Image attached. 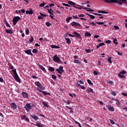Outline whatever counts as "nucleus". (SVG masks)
<instances>
[{
  "label": "nucleus",
  "instance_id": "f257e3e1",
  "mask_svg": "<svg viewBox=\"0 0 127 127\" xmlns=\"http://www.w3.org/2000/svg\"><path fill=\"white\" fill-rule=\"evenodd\" d=\"M105 2L107 3H116L117 2H119V1H122L123 3H126L127 2V0H104Z\"/></svg>",
  "mask_w": 127,
  "mask_h": 127
},
{
  "label": "nucleus",
  "instance_id": "f03ea898",
  "mask_svg": "<svg viewBox=\"0 0 127 127\" xmlns=\"http://www.w3.org/2000/svg\"><path fill=\"white\" fill-rule=\"evenodd\" d=\"M35 85L38 86L37 90L39 92H40L42 90H44V88H43V85H42L39 81H36L35 82Z\"/></svg>",
  "mask_w": 127,
  "mask_h": 127
},
{
  "label": "nucleus",
  "instance_id": "7ed1b4c3",
  "mask_svg": "<svg viewBox=\"0 0 127 127\" xmlns=\"http://www.w3.org/2000/svg\"><path fill=\"white\" fill-rule=\"evenodd\" d=\"M21 18L19 16H15L14 17L13 19H12V22L13 25H16V23H17V21L19 20H20Z\"/></svg>",
  "mask_w": 127,
  "mask_h": 127
},
{
  "label": "nucleus",
  "instance_id": "20e7f679",
  "mask_svg": "<svg viewBox=\"0 0 127 127\" xmlns=\"http://www.w3.org/2000/svg\"><path fill=\"white\" fill-rule=\"evenodd\" d=\"M53 60H54L55 62H57V63H60V61H61V60H60L59 57L57 56V55H56L54 56Z\"/></svg>",
  "mask_w": 127,
  "mask_h": 127
},
{
  "label": "nucleus",
  "instance_id": "39448f33",
  "mask_svg": "<svg viewBox=\"0 0 127 127\" xmlns=\"http://www.w3.org/2000/svg\"><path fill=\"white\" fill-rule=\"evenodd\" d=\"M77 6H79V7H77ZM73 7H75V8H78V9H82V8L83 9H88V8H87L86 7H85L84 6H82L79 4H76V6L75 5H73Z\"/></svg>",
  "mask_w": 127,
  "mask_h": 127
},
{
  "label": "nucleus",
  "instance_id": "423d86ee",
  "mask_svg": "<svg viewBox=\"0 0 127 127\" xmlns=\"http://www.w3.org/2000/svg\"><path fill=\"white\" fill-rule=\"evenodd\" d=\"M13 78L15 80V81H16V82H18V83H20L21 82L20 78H19L17 74H15L14 76H13Z\"/></svg>",
  "mask_w": 127,
  "mask_h": 127
},
{
  "label": "nucleus",
  "instance_id": "0eeeda50",
  "mask_svg": "<svg viewBox=\"0 0 127 127\" xmlns=\"http://www.w3.org/2000/svg\"><path fill=\"white\" fill-rule=\"evenodd\" d=\"M10 105L13 110H16L17 109V105H16L15 103L12 102L10 104Z\"/></svg>",
  "mask_w": 127,
  "mask_h": 127
},
{
  "label": "nucleus",
  "instance_id": "6e6552de",
  "mask_svg": "<svg viewBox=\"0 0 127 127\" xmlns=\"http://www.w3.org/2000/svg\"><path fill=\"white\" fill-rule=\"evenodd\" d=\"M70 25H71V26H74V27H76L77 26H81V24L74 21H73L72 22H71L70 23Z\"/></svg>",
  "mask_w": 127,
  "mask_h": 127
},
{
  "label": "nucleus",
  "instance_id": "1a4fd4ad",
  "mask_svg": "<svg viewBox=\"0 0 127 127\" xmlns=\"http://www.w3.org/2000/svg\"><path fill=\"white\" fill-rule=\"evenodd\" d=\"M72 34L74 36V37H76V38H80V37H81V35L76 32H73Z\"/></svg>",
  "mask_w": 127,
  "mask_h": 127
},
{
  "label": "nucleus",
  "instance_id": "9d476101",
  "mask_svg": "<svg viewBox=\"0 0 127 127\" xmlns=\"http://www.w3.org/2000/svg\"><path fill=\"white\" fill-rule=\"evenodd\" d=\"M22 97L23 98H24L25 99H28V94H27V93H26V92H22Z\"/></svg>",
  "mask_w": 127,
  "mask_h": 127
},
{
  "label": "nucleus",
  "instance_id": "9b49d317",
  "mask_svg": "<svg viewBox=\"0 0 127 127\" xmlns=\"http://www.w3.org/2000/svg\"><path fill=\"white\" fill-rule=\"evenodd\" d=\"M25 53H26L28 55H31L32 56L33 55V54L31 53V50L30 49L25 51Z\"/></svg>",
  "mask_w": 127,
  "mask_h": 127
},
{
  "label": "nucleus",
  "instance_id": "f8f14e48",
  "mask_svg": "<svg viewBox=\"0 0 127 127\" xmlns=\"http://www.w3.org/2000/svg\"><path fill=\"white\" fill-rule=\"evenodd\" d=\"M6 33H8L9 34H12L13 33V32L12 31V29H9V30H5Z\"/></svg>",
  "mask_w": 127,
  "mask_h": 127
},
{
  "label": "nucleus",
  "instance_id": "ddd939ff",
  "mask_svg": "<svg viewBox=\"0 0 127 127\" xmlns=\"http://www.w3.org/2000/svg\"><path fill=\"white\" fill-rule=\"evenodd\" d=\"M51 47L53 49H60V47H59V46H56L55 45H51Z\"/></svg>",
  "mask_w": 127,
  "mask_h": 127
},
{
  "label": "nucleus",
  "instance_id": "4468645a",
  "mask_svg": "<svg viewBox=\"0 0 127 127\" xmlns=\"http://www.w3.org/2000/svg\"><path fill=\"white\" fill-rule=\"evenodd\" d=\"M39 67L41 68V69L45 73H47V71H46V69L43 66L41 65V64H39Z\"/></svg>",
  "mask_w": 127,
  "mask_h": 127
},
{
  "label": "nucleus",
  "instance_id": "2eb2a0df",
  "mask_svg": "<svg viewBox=\"0 0 127 127\" xmlns=\"http://www.w3.org/2000/svg\"><path fill=\"white\" fill-rule=\"evenodd\" d=\"M31 118H32V119H34V121H37L38 119H39L38 116H35V115H31Z\"/></svg>",
  "mask_w": 127,
  "mask_h": 127
},
{
  "label": "nucleus",
  "instance_id": "dca6fc26",
  "mask_svg": "<svg viewBox=\"0 0 127 127\" xmlns=\"http://www.w3.org/2000/svg\"><path fill=\"white\" fill-rule=\"evenodd\" d=\"M106 107H107V108H108V110H109L110 112H114V109L113 107H112L111 106V105H107Z\"/></svg>",
  "mask_w": 127,
  "mask_h": 127
},
{
  "label": "nucleus",
  "instance_id": "f3484780",
  "mask_svg": "<svg viewBox=\"0 0 127 127\" xmlns=\"http://www.w3.org/2000/svg\"><path fill=\"white\" fill-rule=\"evenodd\" d=\"M33 13V10L31 9V10L26 11V14H32Z\"/></svg>",
  "mask_w": 127,
  "mask_h": 127
},
{
  "label": "nucleus",
  "instance_id": "a211bd4d",
  "mask_svg": "<svg viewBox=\"0 0 127 127\" xmlns=\"http://www.w3.org/2000/svg\"><path fill=\"white\" fill-rule=\"evenodd\" d=\"M40 93H43V94L45 95V96H47V95H49V96H50V93H47L46 92L44 91H42L41 90L40 91Z\"/></svg>",
  "mask_w": 127,
  "mask_h": 127
},
{
  "label": "nucleus",
  "instance_id": "6ab92c4d",
  "mask_svg": "<svg viewBox=\"0 0 127 127\" xmlns=\"http://www.w3.org/2000/svg\"><path fill=\"white\" fill-rule=\"evenodd\" d=\"M68 4H70V5H76V3L72 1H67Z\"/></svg>",
  "mask_w": 127,
  "mask_h": 127
},
{
  "label": "nucleus",
  "instance_id": "aec40b11",
  "mask_svg": "<svg viewBox=\"0 0 127 127\" xmlns=\"http://www.w3.org/2000/svg\"><path fill=\"white\" fill-rule=\"evenodd\" d=\"M26 107L29 110H31L32 109V107L31 105H30V104L27 103L26 104Z\"/></svg>",
  "mask_w": 127,
  "mask_h": 127
},
{
  "label": "nucleus",
  "instance_id": "412c9836",
  "mask_svg": "<svg viewBox=\"0 0 127 127\" xmlns=\"http://www.w3.org/2000/svg\"><path fill=\"white\" fill-rule=\"evenodd\" d=\"M49 70H50L51 72H54V71H55L54 67L51 66L49 67Z\"/></svg>",
  "mask_w": 127,
  "mask_h": 127
},
{
  "label": "nucleus",
  "instance_id": "4be33fe9",
  "mask_svg": "<svg viewBox=\"0 0 127 127\" xmlns=\"http://www.w3.org/2000/svg\"><path fill=\"white\" fill-rule=\"evenodd\" d=\"M86 14L87 15H88V16H90V18H91V19H95V16L94 15H91V14H88V13H86Z\"/></svg>",
  "mask_w": 127,
  "mask_h": 127
},
{
  "label": "nucleus",
  "instance_id": "5701e85b",
  "mask_svg": "<svg viewBox=\"0 0 127 127\" xmlns=\"http://www.w3.org/2000/svg\"><path fill=\"white\" fill-rule=\"evenodd\" d=\"M59 71H60V72H64V69H63V66H60L59 68Z\"/></svg>",
  "mask_w": 127,
  "mask_h": 127
},
{
  "label": "nucleus",
  "instance_id": "b1692460",
  "mask_svg": "<svg viewBox=\"0 0 127 127\" xmlns=\"http://www.w3.org/2000/svg\"><path fill=\"white\" fill-rule=\"evenodd\" d=\"M113 39H114V41H113L114 44H116V45H118L119 44V43L117 42L118 41V40H117L116 38H113Z\"/></svg>",
  "mask_w": 127,
  "mask_h": 127
},
{
  "label": "nucleus",
  "instance_id": "393cba45",
  "mask_svg": "<svg viewBox=\"0 0 127 127\" xmlns=\"http://www.w3.org/2000/svg\"><path fill=\"white\" fill-rule=\"evenodd\" d=\"M43 104L44 105V107L46 108H48V103L47 102H43Z\"/></svg>",
  "mask_w": 127,
  "mask_h": 127
},
{
  "label": "nucleus",
  "instance_id": "a878e982",
  "mask_svg": "<svg viewBox=\"0 0 127 127\" xmlns=\"http://www.w3.org/2000/svg\"><path fill=\"white\" fill-rule=\"evenodd\" d=\"M91 33L88 32L85 33V36H89V37H91Z\"/></svg>",
  "mask_w": 127,
  "mask_h": 127
},
{
  "label": "nucleus",
  "instance_id": "bb28decb",
  "mask_svg": "<svg viewBox=\"0 0 127 127\" xmlns=\"http://www.w3.org/2000/svg\"><path fill=\"white\" fill-rule=\"evenodd\" d=\"M46 25L48 26V27H49V26H51V25H52V24L49 22V21H47L45 23Z\"/></svg>",
  "mask_w": 127,
  "mask_h": 127
},
{
  "label": "nucleus",
  "instance_id": "cd10ccee",
  "mask_svg": "<svg viewBox=\"0 0 127 127\" xmlns=\"http://www.w3.org/2000/svg\"><path fill=\"white\" fill-rule=\"evenodd\" d=\"M87 93H94V91L93 90V89L90 88L87 89Z\"/></svg>",
  "mask_w": 127,
  "mask_h": 127
},
{
  "label": "nucleus",
  "instance_id": "c85d7f7f",
  "mask_svg": "<svg viewBox=\"0 0 127 127\" xmlns=\"http://www.w3.org/2000/svg\"><path fill=\"white\" fill-rule=\"evenodd\" d=\"M4 23L7 27H11L9 25V24H8V22H7V21L5 20Z\"/></svg>",
  "mask_w": 127,
  "mask_h": 127
},
{
  "label": "nucleus",
  "instance_id": "c756f323",
  "mask_svg": "<svg viewBox=\"0 0 127 127\" xmlns=\"http://www.w3.org/2000/svg\"><path fill=\"white\" fill-rule=\"evenodd\" d=\"M65 39L67 44H71V40H70L69 38H65Z\"/></svg>",
  "mask_w": 127,
  "mask_h": 127
},
{
  "label": "nucleus",
  "instance_id": "7c9ffc66",
  "mask_svg": "<svg viewBox=\"0 0 127 127\" xmlns=\"http://www.w3.org/2000/svg\"><path fill=\"white\" fill-rule=\"evenodd\" d=\"M118 76H119L120 78H122V79H125V78H126L125 76L122 75L121 73L118 74Z\"/></svg>",
  "mask_w": 127,
  "mask_h": 127
},
{
  "label": "nucleus",
  "instance_id": "2f4dec72",
  "mask_svg": "<svg viewBox=\"0 0 127 127\" xmlns=\"http://www.w3.org/2000/svg\"><path fill=\"white\" fill-rule=\"evenodd\" d=\"M95 23L99 24V25H103V24H105V23L103 22H95Z\"/></svg>",
  "mask_w": 127,
  "mask_h": 127
},
{
  "label": "nucleus",
  "instance_id": "473e14b6",
  "mask_svg": "<svg viewBox=\"0 0 127 127\" xmlns=\"http://www.w3.org/2000/svg\"><path fill=\"white\" fill-rule=\"evenodd\" d=\"M107 61H108V62H109V63H110V64H112V63H113V62H112V58H108Z\"/></svg>",
  "mask_w": 127,
  "mask_h": 127
},
{
  "label": "nucleus",
  "instance_id": "72a5a7b5",
  "mask_svg": "<svg viewBox=\"0 0 127 127\" xmlns=\"http://www.w3.org/2000/svg\"><path fill=\"white\" fill-rule=\"evenodd\" d=\"M115 101H116V104L117 105V106H120V101H119V99H116Z\"/></svg>",
  "mask_w": 127,
  "mask_h": 127
},
{
  "label": "nucleus",
  "instance_id": "f704fd0d",
  "mask_svg": "<svg viewBox=\"0 0 127 127\" xmlns=\"http://www.w3.org/2000/svg\"><path fill=\"white\" fill-rule=\"evenodd\" d=\"M74 63H76L77 64H80L81 63V62L80 61H79V60H75L74 61Z\"/></svg>",
  "mask_w": 127,
  "mask_h": 127
},
{
  "label": "nucleus",
  "instance_id": "c9c22d12",
  "mask_svg": "<svg viewBox=\"0 0 127 127\" xmlns=\"http://www.w3.org/2000/svg\"><path fill=\"white\" fill-rule=\"evenodd\" d=\"M52 79H53L54 80H56V79H57V77L56 76V75H54V74H52Z\"/></svg>",
  "mask_w": 127,
  "mask_h": 127
},
{
  "label": "nucleus",
  "instance_id": "e433bc0d",
  "mask_svg": "<svg viewBox=\"0 0 127 127\" xmlns=\"http://www.w3.org/2000/svg\"><path fill=\"white\" fill-rule=\"evenodd\" d=\"M20 117H21V119L23 120H25V118H26V116L25 115H21Z\"/></svg>",
  "mask_w": 127,
  "mask_h": 127
},
{
  "label": "nucleus",
  "instance_id": "4c0bfd02",
  "mask_svg": "<svg viewBox=\"0 0 127 127\" xmlns=\"http://www.w3.org/2000/svg\"><path fill=\"white\" fill-rule=\"evenodd\" d=\"M92 118H90L89 117H87L86 121H88V122H92Z\"/></svg>",
  "mask_w": 127,
  "mask_h": 127
},
{
  "label": "nucleus",
  "instance_id": "58836bf2",
  "mask_svg": "<svg viewBox=\"0 0 127 127\" xmlns=\"http://www.w3.org/2000/svg\"><path fill=\"white\" fill-rule=\"evenodd\" d=\"M98 13H108V12L105 11H98Z\"/></svg>",
  "mask_w": 127,
  "mask_h": 127
},
{
  "label": "nucleus",
  "instance_id": "ea45409f",
  "mask_svg": "<svg viewBox=\"0 0 127 127\" xmlns=\"http://www.w3.org/2000/svg\"><path fill=\"white\" fill-rule=\"evenodd\" d=\"M44 5H45V2H43V3H41L39 4V6L41 7H44Z\"/></svg>",
  "mask_w": 127,
  "mask_h": 127
},
{
  "label": "nucleus",
  "instance_id": "a19ab883",
  "mask_svg": "<svg viewBox=\"0 0 127 127\" xmlns=\"http://www.w3.org/2000/svg\"><path fill=\"white\" fill-rule=\"evenodd\" d=\"M120 74H121L122 75H125V74H127V71H126V70H123L120 72Z\"/></svg>",
  "mask_w": 127,
  "mask_h": 127
},
{
  "label": "nucleus",
  "instance_id": "79ce46f5",
  "mask_svg": "<svg viewBox=\"0 0 127 127\" xmlns=\"http://www.w3.org/2000/svg\"><path fill=\"white\" fill-rule=\"evenodd\" d=\"M26 34L28 35L29 34V29H26L25 30Z\"/></svg>",
  "mask_w": 127,
  "mask_h": 127
},
{
  "label": "nucleus",
  "instance_id": "37998d69",
  "mask_svg": "<svg viewBox=\"0 0 127 127\" xmlns=\"http://www.w3.org/2000/svg\"><path fill=\"white\" fill-rule=\"evenodd\" d=\"M12 71L14 75H16L17 74V73L16 72V69H12Z\"/></svg>",
  "mask_w": 127,
  "mask_h": 127
},
{
  "label": "nucleus",
  "instance_id": "c03bdc74",
  "mask_svg": "<svg viewBox=\"0 0 127 127\" xmlns=\"http://www.w3.org/2000/svg\"><path fill=\"white\" fill-rule=\"evenodd\" d=\"M33 40H34V38H33V37H32V36H31V39L29 40V41L31 43V42H33Z\"/></svg>",
  "mask_w": 127,
  "mask_h": 127
},
{
  "label": "nucleus",
  "instance_id": "a18cd8bd",
  "mask_svg": "<svg viewBox=\"0 0 127 127\" xmlns=\"http://www.w3.org/2000/svg\"><path fill=\"white\" fill-rule=\"evenodd\" d=\"M72 17L74 19H79V17H78V16L75 15V16H72Z\"/></svg>",
  "mask_w": 127,
  "mask_h": 127
},
{
  "label": "nucleus",
  "instance_id": "49530a36",
  "mask_svg": "<svg viewBox=\"0 0 127 127\" xmlns=\"http://www.w3.org/2000/svg\"><path fill=\"white\" fill-rule=\"evenodd\" d=\"M87 83H88L89 85H93V83H92V81H91L90 79H87Z\"/></svg>",
  "mask_w": 127,
  "mask_h": 127
},
{
  "label": "nucleus",
  "instance_id": "de8ad7c7",
  "mask_svg": "<svg viewBox=\"0 0 127 127\" xmlns=\"http://www.w3.org/2000/svg\"><path fill=\"white\" fill-rule=\"evenodd\" d=\"M33 53H37L38 51L36 50V49H34L32 51Z\"/></svg>",
  "mask_w": 127,
  "mask_h": 127
},
{
  "label": "nucleus",
  "instance_id": "09e8293b",
  "mask_svg": "<svg viewBox=\"0 0 127 127\" xmlns=\"http://www.w3.org/2000/svg\"><path fill=\"white\" fill-rule=\"evenodd\" d=\"M88 9H85V10H86L87 11H94V10L91 9L90 8H87Z\"/></svg>",
  "mask_w": 127,
  "mask_h": 127
},
{
  "label": "nucleus",
  "instance_id": "8fccbe9b",
  "mask_svg": "<svg viewBox=\"0 0 127 127\" xmlns=\"http://www.w3.org/2000/svg\"><path fill=\"white\" fill-rule=\"evenodd\" d=\"M48 11L49 13L50 14V15H54L53 13H52V11L49 10V9H48Z\"/></svg>",
  "mask_w": 127,
  "mask_h": 127
},
{
  "label": "nucleus",
  "instance_id": "3c124183",
  "mask_svg": "<svg viewBox=\"0 0 127 127\" xmlns=\"http://www.w3.org/2000/svg\"><path fill=\"white\" fill-rule=\"evenodd\" d=\"M56 70L57 71V72H58V73L60 74V75H62L63 73L62 72L60 71V70H59V69L57 68Z\"/></svg>",
  "mask_w": 127,
  "mask_h": 127
},
{
  "label": "nucleus",
  "instance_id": "603ef678",
  "mask_svg": "<svg viewBox=\"0 0 127 127\" xmlns=\"http://www.w3.org/2000/svg\"><path fill=\"white\" fill-rule=\"evenodd\" d=\"M89 24L90 25H92V26H95V25H96V23H95L94 22H90L89 23Z\"/></svg>",
  "mask_w": 127,
  "mask_h": 127
},
{
  "label": "nucleus",
  "instance_id": "864d4df0",
  "mask_svg": "<svg viewBox=\"0 0 127 127\" xmlns=\"http://www.w3.org/2000/svg\"><path fill=\"white\" fill-rule=\"evenodd\" d=\"M69 95L70 97H71V98H73V97H76V94H72L71 93H69Z\"/></svg>",
  "mask_w": 127,
  "mask_h": 127
},
{
  "label": "nucleus",
  "instance_id": "5fc2aeb1",
  "mask_svg": "<svg viewBox=\"0 0 127 127\" xmlns=\"http://www.w3.org/2000/svg\"><path fill=\"white\" fill-rule=\"evenodd\" d=\"M111 94L112 95V96H114V97H116V96H117V93L115 92H112L111 93Z\"/></svg>",
  "mask_w": 127,
  "mask_h": 127
},
{
  "label": "nucleus",
  "instance_id": "6e6d98bb",
  "mask_svg": "<svg viewBox=\"0 0 127 127\" xmlns=\"http://www.w3.org/2000/svg\"><path fill=\"white\" fill-rule=\"evenodd\" d=\"M109 121H110L111 124L112 125H115V124H116V123H115L113 120H109Z\"/></svg>",
  "mask_w": 127,
  "mask_h": 127
},
{
  "label": "nucleus",
  "instance_id": "4d7b16f0",
  "mask_svg": "<svg viewBox=\"0 0 127 127\" xmlns=\"http://www.w3.org/2000/svg\"><path fill=\"white\" fill-rule=\"evenodd\" d=\"M80 88L82 89V90H86V87L84 85H81Z\"/></svg>",
  "mask_w": 127,
  "mask_h": 127
},
{
  "label": "nucleus",
  "instance_id": "13d9d810",
  "mask_svg": "<svg viewBox=\"0 0 127 127\" xmlns=\"http://www.w3.org/2000/svg\"><path fill=\"white\" fill-rule=\"evenodd\" d=\"M108 84H109V85H113V84H114V82L112 81H108Z\"/></svg>",
  "mask_w": 127,
  "mask_h": 127
},
{
  "label": "nucleus",
  "instance_id": "bf43d9fd",
  "mask_svg": "<svg viewBox=\"0 0 127 127\" xmlns=\"http://www.w3.org/2000/svg\"><path fill=\"white\" fill-rule=\"evenodd\" d=\"M111 42H112V41L111 40H107L105 42V43H107V44H110V43H111Z\"/></svg>",
  "mask_w": 127,
  "mask_h": 127
},
{
  "label": "nucleus",
  "instance_id": "052dcab7",
  "mask_svg": "<svg viewBox=\"0 0 127 127\" xmlns=\"http://www.w3.org/2000/svg\"><path fill=\"white\" fill-rule=\"evenodd\" d=\"M79 17H84L85 16V14H78Z\"/></svg>",
  "mask_w": 127,
  "mask_h": 127
},
{
  "label": "nucleus",
  "instance_id": "680f3d73",
  "mask_svg": "<svg viewBox=\"0 0 127 127\" xmlns=\"http://www.w3.org/2000/svg\"><path fill=\"white\" fill-rule=\"evenodd\" d=\"M85 51H86V53H91V50L86 49V50H85Z\"/></svg>",
  "mask_w": 127,
  "mask_h": 127
},
{
  "label": "nucleus",
  "instance_id": "e2e57ef3",
  "mask_svg": "<svg viewBox=\"0 0 127 127\" xmlns=\"http://www.w3.org/2000/svg\"><path fill=\"white\" fill-rule=\"evenodd\" d=\"M75 86H76V87H78V88H80V87H81V85H80V84H79V83H76V84H75Z\"/></svg>",
  "mask_w": 127,
  "mask_h": 127
},
{
  "label": "nucleus",
  "instance_id": "0e129e2a",
  "mask_svg": "<svg viewBox=\"0 0 127 127\" xmlns=\"http://www.w3.org/2000/svg\"><path fill=\"white\" fill-rule=\"evenodd\" d=\"M99 45V46H104V45H105V43H99V45Z\"/></svg>",
  "mask_w": 127,
  "mask_h": 127
},
{
  "label": "nucleus",
  "instance_id": "69168bd1",
  "mask_svg": "<svg viewBox=\"0 0 127 127\" xmlns=\"http://www.w3.org/2000/svg\"><path fill=\"white\" fill-rule=\"evenodd\" d=\"M114 28L116 29V30H118V29H120V28L118 26H115Z\"/></svg>",
  "mask_w": 127,
  "mask_h": 127
},
{
  "label": "nucleus",
  "instance_id": "338daca9",
  "mask_svg": "<svg viewBox=\"0 0 127 127\" xmlns=\"http://www.w3.org/2000/svg\"><path fill=\"white\" fill-rule=\"evenodd\" d=\"M98 64H97V66H101V61H98Z\"/></svg>",
  "mask_w": 127,
  "mask_h": 127
},
{
  "label": "nucleus",
  "instance_id": "774afa93",
  "mask_svg": "<svg viewBox=\"0 0 127 127\" xmlns=\"http://www.w3.org/2000/svg\"><path fill=\"white\" fill-rule=\"evenodd\" d=\"M93 74H94V75H98V72H97V71H94L93 72Z\"/></svg>",
  "mask_w": 127,
  "mask_h": 127
}]
</instances>
